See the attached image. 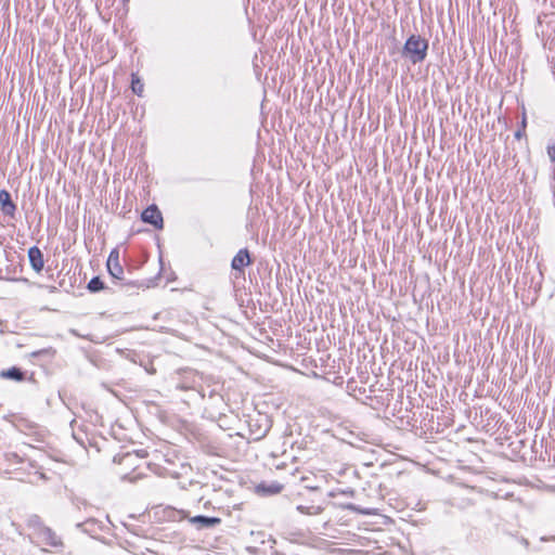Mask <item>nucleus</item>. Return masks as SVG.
<instances>
[{
  "instance_id": "obj_1",
  "label": "nucleus",
  "mask_w": 555,
  "mask_h": 555,
  "mask_svg": "<svg viewBox=\"0 0 555 555\" xmlns=\"http://www.w3.org/2000/svg\"><path fill=\"white\" fill-rule=\"evenodd\" d=\"M153 470L162 476L179 478L190 469V465L185 463V459L180 453H159L156 460L151 463Z\"/></svg>"
},
{
  "instance_id": "obj_2",
  "label": "nucleus",
  "mask_w": 555,
  "mask_h": 555,
  "mask_svg": "<svg viewBox=\"0 0 555 555\" xmlns=\"http://www.w3.org/2000/svg\"><path fill=\"white\" fill-rule=\"evenodd\" d=\"M428 42L421 36L412 35L403 47V53L413 64L423 62L426 59Z\"/></svg>"
},
{
  "instance_id": "obj_3",
  "label": "nucleus",
  "mask_w": 555,
  "mask_h": 555,
  "mask_svg": "<svg viewBox=\"0 0 555 555\" xmlns=\"http://www.w3.org/2000/svg\"><path fill=\"white\" fill-rule=\"evenodd\" d=\"M146 454L147 453H121L114 457V462L124 464L127 467H133L131 473H135V470L141 466V464H138L137 462L140 461L145 464L144 459Z\"/></svg>"
},
{
  "instance_id": "obj_4",
  "label": "nucleus",
  "mask_w": 555,
  "mask_h": 555,
  "mask_svg": "<svg viewBox=\"0 0 555 555\" xmlns=\"http://www.w3.org/2000/svg\"><path fill=\"white\" fill-rule=\"evenodd\" d=\"M38 534H39L40 541L47 546H50L53 548H60L63 546L62 539L49 527L42 526L39 529Z\"/></svg>"
},
{
  "instance_id": "obj_5",
  "label": "nucleus",
  "mask_w": 555,
  "mask_h": 555,
  "mask_svg": "<svg viewBox=\"0 0 555 555\" xmlns=\"http://www.w3.org/2000/svg\"><path fill=\"white\" fill-rule=\"evenodd\" d=\"M106 266H107V270H108L109 274L113 278L118 279V280L122 279L124 269L119 261V250L118 249L115 248L109 253Z\"/></svg>"
},
{
  "instance_id": "obj_6",
  "label": "nucleus",
  "mask_w": 555,
  "mask_h": 555,
  "mask_svg": "<svg viewBox=\"0 0 555 555\" xmlns=\"http://www.w3.org/2000/svg\"><path fill=\"white\" fill-rule=\"evenodd\" d=\"M142 220L146 223L154 225L155 228L163 227V217L158 208L154 205L147 207L142 212Z\"/></svg>"
},
{
  "instance_id": "obj_7",
  "label": "nucleus",
  "mask_w": 555,
  "mask_h": 555,
  "mask_svg": "<svg viewBox=\"0 0 555 555\" xmlns=\"http://www.w3.org/2000/svg\"><path fill=\"white\" fill-rule=\"evenodd\" d=\"M28 258L31 268L36 272H40L43 269L44 261L41 250L37 246H33L28 249Z\"/></svg>"
},
{
  "instance_id": "obj_8",
  "label": "nucleus",
  "mask_w": 555,
  "mask_h": 555,
  "mask_svg": "<svg viewBox=\"0 0 555 555\" xmlns=\"http://www.w3.org/2000/svg\"><path fill=\"white\" fill-rule=\"evenodd\" d=\"M251 263L250 256L247 249H241L232 259L231 267L233 270L242 271L244 267Z\"/></svg>"
},
{
  "instance_id": "obj_9",
  "label": "nucleus",
  "mask_w": 555,
  "mask_h": 555,
  "mask_svg": "<svg viewBox=\"0 0 555 555\" xmlns=\"http://www.w3.org/2000/svg\"><path fill=\"white\" fill-rule=\"evenodd\" d=\"M189 521L196 525L197 528L215 527L221 524L219 517H207V516H193L189 518Z\"/></svg>"
},
{
  "instance_id": "obj_10",
  "label": "nucleus",
  "mask_w": 555,
  "mask_h": 555,
  "mask_svg": "<svg viewBox=\"0 0 555 555\" xmlns=\"http://www.w3.org/2000/svg\"><path fill=\"white\" fill-rule=\"evenodd\" d=\"M0 204L5 215L12 216L14 214L16 207L11 199L10 193L5 190L0 191Z\"/></svg>"
},
{
  "instance_id": "obj_11",
  "label": "nucleus",
  "mask_w": 555,
  "mask_h": 555,
  "mask_svg": "<svg viewBox=\"0 0 555 555\" xmlns=\"http://www.w3.org/2000/svg\"><path fill=\"white\" fill-rule=\"evenodd\" d=\"M286 453H270L269 459L266 463V465L272 469H284L286 467V463L283 461H280V457L285 455Z\"/></svg>"
},
{
  "instance_id": "obj_12",
  "label": "nucleus",
  "mask_w": 555,
  "mask_h": 555,
  "mask_svg": "<svg viewBox=\"0 0 555 555\" xmlns=\"http://www.w3.org/2000/svg\"><path fill=\"white\" fill-rule=\"evenodd\" d=\"M0 376L2 378H7V379H14L16 382H22L25 378L24 372H22L20 369L15 367V366L2 371L0 373Z\"/></svg>"
},
{
  "instance_id": "obj_13",
  "label": "nucleus",
  "mask_w": 555,
  "mask_h": 555,
  "mask_svg": "<svg viewBox=\"0 0 555 555\" xmlns=\"http://www.w3.org/2000/svg\"><path fill=\"white\" fill-rule=\"evenodd\" d=\"M257 489H258V491H261L263 493L276 494L282 491L283 486L280 483H272L270 486H267L266 483H260V485H258Z\"/></svg>"
},
{
  "instance_id": "obj_14",
  "label": "nucleus",
  "mask_w": 555,
  "mask_h": 555,
  "mask_svg": "<svg viewBox=\"0 0 555 555\" xmlns=\"http://www.w3.org/2000/svg\"><path fill=\"white\" fill-rule=\"evenodd\" d=\"M88 289L92 293L100 292L104 289V283L99 276H95L88 283Z\"/></svg>"
},
{
  "instance_id": "obj_15",
  "label": "nucleus",
  "mask_w": 555,
  "mask_h": 555,
  "mask_svg": "<svg viewBox=\"0 0 555 555\" xmlns=\"http://www.w3.org/2000/svg\"><path fill=\"white\" fill-rule=\"evenodd\" d=\"M131 88H132V91L135 94L142 95V93H143V83L134 75H132Z\"/></svg>"
},
{
  "instance_id": "obj_16",
  "label": "nucleus",
  "mask_w": 555,
  "mask_h": 555,
  "mask_svg": "<svg viewBox=\"0 0 555 555\" xmlns=\"http://www.w3.org/2000/svg\"><path fill=\"white\" fill-rule=\"evenodd\" d=\"M261 421L264 422V425H263V428H261V427L259 428V433L256 434V436L254 437L255 440L263 437L270 428L269 421L267 417L261 416Z\"/></svg>"
},
{
  "instance_id": "obj_17",
  "label": "nucleus",
  "mask_w": 555,
  "mask_h": 555,
  "mask_svg": "<svg viewBox=\"0 0 555 555\" xmlns=\"http://www.w3.org/2000/svg\"><path fill=\"white\" fill-rule=\"evenodd\" d=\"M547 155L550 159L555 163V142L547 146Z\"/></svg>"
},
{
  "instance_id": "obj_18",
  "label": "nucleus",
  "mask_w": 555,
  "mask_h": 555,
  "mask_svg": "<svg viewBox=\"0 0 555 555\" xmlns=\"http://www.w3.org/2000/svg\"><path fill=\"white\" fill-rule=\"evenodd\" d=\"M129 474H130V472H128V469L126 468V469L124 470V475H129Z\"/></svg>"
}]
</instances>
